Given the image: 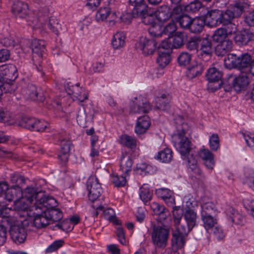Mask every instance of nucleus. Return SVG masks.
Instances as JSON below:
<instances>
[{
	"instance_id": "14",
	"label": "nucleus",
	"mask_w": 254,
	"mask_h": 254,
	"mask_svg": "<svg viewBox=\"0 0 254 254\" xmlns=\"http://www.w3.org/2000/svg\"><path fill=\"white\" fill-rule=\"evenodd\" d=\"M115 0H105L104 5L102 6L97 11L95 19L98 22L104 21L110 16L114 8Z\"/></svg>"
},
{
	"instance_id": "7",
	"label": "nucleus",
	"mask_w": 254,
	"mask_h": 254,
	"mask_svg": "<svg viewBox=\"0 0 254 254\" xmlns=\"http://www.w3.org/2000/svg\"><path fill=\"white\" fill-rule=\"evenodd\" d=\"M148 1L152 7L147 6L146 17H143V23L154 25L159 22V0H148Z\"/></svg>"
},
{
	"instance_id": "5",
	"label": "nucleus",
	"mask_w": 254,
	"mask_h": 254,
	"mask_svg": "<svg viewBox=\"0 0 254 254\" xmlns=\"http://www.w3.org/2000/svg\"><path fill=\"white\" fill-rule=\"evenodd\" d=\"M206 77L208 81L207 88L211 92H215L220 89L222 85V73L215 67L209 68Z\"/></svg>"
},
{
	"instance_id": "15",
	"label": "nucleus",
	"mask_w": 254,
	"mask_h": 254,
	"mask_svg": "<svg viewBox=\"0 0 254 254\" xmlns=\"http://www.w3.org/2000/svg\"><path fill=\"white\" fill-rule=\"evenodd\" d=\"M31 49L33 52V61L40 63L43 53L45 52V42L41 40L34 39L31 43Z\"/></svg>"
},
{
	"instance_id": "4",
	"label": "nucleus",
	"mask_w": 254,
	"mask_h": 254,
	"mask_svg": "<svg viewBox=\"0 0 254 254\" xmlns=\"http://www.w3.org/2000/svg\"><path fill=\"white\" fill-rule=\"evenodd\" d=\"M24 197L29 203L35 200L36 206H44L53 207L56 204V200L51 196H46L45 192L41 190H38L34 187H27L24 192Z\"/></svg>"
},
{
	"instance_id": "29",
	"label": "nucleus",
	"mask_w": 254,
	"mask_h": 254,
	"mask_svg": "<svg viewBox=\"0 0 254 254\" xmlns=\"http://www.w3.org/2000/svg\"><path fill=\"white\" fill-rule=\"evenodd\" d=\"M200 157L204 161L206 167L212 169L214 166V161L213 154L208 149H202L199 153Z\"/></svg>"
},
{
	"instance_id": "43",
	"label": "nucleus",
	"mask_w": 254,
	"mask_h": 254,
	"mask_svg": "<svg viewBox=\"0 0 254 254\" xmlns=\"http://www.w3.org/2000/svg\"><path fill=\"white\" fill-rule=\"evenodd\" d=\"M227 33H231V32L220 28L215 31L211 38L214 42H219L227 39Z\"/></svg>"
},
{
	"instance_id": "28",
	"label": "nucleus",
	"mask_w": 254,
	"mask_h": 254,
	"mask_svg": "<svg viewBox=\"0 0 254 254\" xmlns=\"http://www.w3.org/2000/svg\"><path fill=\"white\" fill-rule=\"evenodd\" d=\"M171 231V226L162 224L160 226V248L165 247L168 244Z\"/></svg>"
},
{
	"instance_id": "56",
	"label": "nucleus",
	"mask_w": 254,
	"mask_h": 254,
	"mask_svg": "<svg viewBox=\"0 0 254 254\" xmlns=\"http://www.w3.org/2000/svg\"><path fill=\"white\" fill-rule=\"evenodd\" d=\"M139 196L141 199L144 202H147L150 199L151 193L149 188L145 185H143L140 188Z\"/></svg>"
},
{
	"instance_id": "50",
	"label": "nucleus",
	"mask_w": 254,
	"mask_h": 254,
	"mask_svg": "<svg viewBox=\"0 0 254 254\" xmlns=\"http://www.w3.org/2000/svg\"><path fill=\"white\" fill-rule=\"evenodd\" d=\"M203 225L206 231L212 228L217 223V221L211 215L201 216Z\"/></svg>"
},
{
	"instance_id": "6",
	"label": "nucleus",
	"mask_w": 254,
	"mask_h": 254,
	"mask_svg": "<svg viewBox=\"0 0 254 254\" xmlns=\"http://www.w3.org/2000/svg\"><path fill=\"white\" fill-rule=\"evenodd\" d=\"M9 234L13 242L16 244L24 243L27 238V231L21 222H14L9 224Z\"/></svg>"
},
{
	"instance_id": "44",
	"label": "nucleus",
	"mask_w": 254,
	"mask_h": 254,
	"mask_svg": "<svg viewBox=\"0 0 254 254\" xmlns=\"http://www.w3.org/2000/svg\"><path fill=\"white\" fill-rule=\"evenodd\" d=\"M10 181L11 183L15 184L12 187L16 188L18 191L21 190L20 186L25 183L24 177L17 174H12L10 177Z\"/></svg>"
},
{
	"instance_id": "61",
	"label": "nucleus",
	"mask_w": 254,
	"mask_h": 254,
	"mask_svg": "<svg viewBox=\"0 0 254 254\" xmlns=\"http://www.w3.org/2000/svg\"><path fill=\"white\" fill-rule=\"evenodd\" d=\"M77 122L78 125L82 127L86 126V115L84 109H79L76 115Z\"/></svg>"
},
{
	"instance_id": "63",
	"label": "nucleus",
	"mask_w": 254,
	"mask_h": 254,
	"mask_svg": "<svg viewBox=\"0 0 254 254\" xmlns=\"http://www.w3.org/2000/svg\"><path fill=\"white\" fill-rule=\"evenodd\" d=\"M209 145L213 151H216L219 147V138L218 134L213 133L209 138Z\"/></svg>"
},
{
	"instance_id": "23",
	"label": "nucleus",
	"mask_w": 254,
	"mask_h": 254,
	"mask_svg": "<svg viewBox=\"0 0 254 254\" xmlns=\"http://www.w3.org/2000/svg\"><path fill=\"white\" fill-rule=\"evenodd\" d=\"M130 4L133 6L134 11L139 15L143 23V17H146L147 5L144 2V0H129Z\"/></svg>"
},
{
	"instance_id": "60",
	"label": "nucleus",
	"mask_w": 254,
	"mask_h": 254,
	"mask_svg": "<svg viewBox=\"0 0 254 254\" xmlns=\"http://www.w3.org/2000/svg\"><path fill=\"white\" fill-rule=\"evenodd\" d=\"M26 94L30 99L35 101L37 99V95H38L37 88L32 84L28 85L26 90Z\"/></svg>"
},
{
	"instance_id": "17",
	"label": "nucleus",
	"mask_w": 254,
	"mask_h": 254,
	"mask_svg": "<svg viewBox=\"0 0 254 254\" xmlns=\"http://www.w3.org/2000/svg\"><path fill=\"white\" fill-rule=\"evenodd\" d=\"M57 206V201H56V204L53 207L44 206L43 210L45 212L46 217H47L49 222H56V223L59 222L63 217V212L60 209L55 208Z\"/></svg>"
},
{
	"instance_id": "13",
	"label": "nucleus",
	"mask_w": 254,
	"mask_h": 254,
	"mask_svg": "<svg viewBox=\"0 0 254 254\" xmlns=\"http://www.w3.org/2000/svg\"><path fill=\"white\" fill-rule=\"evenodd\" d=\"M251 75H254L253 72H241L239 76L233 78L232 86L236 92L245 90L249 84V78Z\"/></svg>"
},
{
	"instance_id": "2",
	"label": "nucleus",
	"mask_w": 254,
	"mask_h": 254,
	"mask_svg": "<svg viewBox=\"0 0 254 254\" xmlns=\"http://www.w3.org/2000/svg\"><path fill=\"white\" fill-rule=\"evenodd\" d=\"M150 25L151 26L148 29V32L151 39H149L145 37H141L137 43L138 48L141 50L142 53L146 56L152 55L156 51L158 52L159 50V46H157L159 38L158 24Z\"/></svg>"
},
{
	"instance_id": "49",
	"label": "nucleus",
	"mask_w": 254,
	"mask_h": 254,
	"mask_svg": "<svg viewBox=\"0 0 254 254\" xmlns=\"http://www.w3.org/2000/svg\"><path fill=\"white\" fill-rule=\"evenodd\" d=\"M21 191V190L18 191L17 188L14 187L8 188L4 194L5 198L8 201H12L15 199L17 200L18 199V194H20Z\"/></svg>"
},
{
	"instance_id": "51",
	"label": "nucleus",
	"mask_w": 254,
	"mask_h": 254,
	"mask_svg": "<svg viewBox=\"0 0 254 254\" xmlns=\"http://www.w3.org/2000/svg\"><path fill=\"white\" fill-rule=\"evenodd\" d=\"M171 53L160 51V68H164L170 63Z\"/></svg>"
},
{
	"instance_id": "27",
	"label": "nucleus",
	"mask_w": 254,
	"mask_h": 254,
	"mask_svg": "<svg viewBox=\"0 0 254 254\" xmlns=\"http://www.w3.org/2000/svg\"><path fill=\"white\" fill-rule=\"evenodd\" d=\"M227 215L231 222L237 225H243L245 222L244 216L232 207H229L227 209Z\"/></svg>"
},
{
	"instance_id": "55",
	"label": "nucleus",
	"mask_w": 254,
	"mask_h": 254,
	"mask_svg": "<svg viewBox=\"0 0 254 254\" xmlns=\"http://www.w3.org/2000/svg\"><path fill=\"white\" fill-rule=\"evenodd\" d=\"M202 6V3L198 0L190 2L187 5L185 9L189 12L195 13L197 12Z\"/></svg>"
},
{
	"instance_id": "57",
	"label": "nucleus",
	"mask_w": 254,
	"mask_h": 254,
	"mask_svg": "<svg viewBox=\"0 0 254 254\" xmlns=\"http://www.w3.org/2000/svg\"><path fill=\"white\" fill-rule=\"evenodd\" d=\"M170 38H167L162 40L160 44V51H164V52L172 53L173 49V45Z\"/></svg>"
},
{
	"instance_id": "45",
	"label": "nucleus",
	"mask_w": 254,
	"mask_h": 254,
	"mask_svg": "<svg viewBox=\"0 0 254 254\" xmlns=\"http://www.w3.org/2000/svg\"><path fill=\"white\" fill-rule=\"evenodd\" d=\"M102 211H103L104 216L106 219L113 222L116 225L120 224V221L116 218L115 212L112 208H108L105 209L104 208Z\"/></svg>"
},
{
	"instance_id": "36",
	"label": "nucleus",
	"mask_w": 254,
	"mask_h": 254,
	"mask_svg": "<svg viewBox=\"0 0 254 254\" xmlns=\"http://www.w3.org/2000/svg\"><path fill=\"white\" fill-rule=\"evenodd\" d=\"M184 217L187 225L190 228H193L196 225L197 215L193 210H187L185 213Z\"/></svg>"
},
{
	"instance_id": "31",
	"label": "nucleus",
	"mask_w": 254,
	"mask_h": 254,
	"mask_svg": "<svg viewBox=\"0 0 254 254\" xmlns=\"http://www.w3.org/2000/svg\"><path fill=\"white\" fill-rule=\"evenodd\" d=\"M205 23V22L203 18H195L192 20L189 30L192 33H200L202 30Z\"/></svg>"
},
{
	"instance_id": "38",
	"label": "nucleus",
	"mask_w": 254,
	"mask_h": 254,
	"mask_svg": "<svg viewBox=\"0 0 254 254\" xmlns=\"http://www.w3.org/2000/svg\"><path fill=\"white\" fill-rule=\"evenodd\" d=\"M160 192V197L164 201L168 206L173 205L175 200L172 196L173 192L167 189H161Z\"/></svg>"
},
{
	"instance_id": "46",
	"label": "nucleus",
	"mask_w": 254,
	"mask_h": 254,
	"mask_svg": "<svg viewBox=\"0 0 254 254\" xmlns=\"http://www.w3.org/2000/svg\"><path fill=\"white\" fill-rule=\"evenodd\" d=\"M215 210V205L213 202L204 203L201 205V216L211 215Z\"/></svg>"
},
{
	"instance_id": "35",
	"label": "nucleus",
	"mask_w": 254,
	"mask_h": 254,
	"mask_svg": "<svg viewBox=\"0 0 254 254\" xmlns=\"http://www.w3.org/2000/svg\"><path fill=\"white\" fill-rule=\"evenodd\" d=\"M185 243V237L176 232L173 233L172 245L173 247L177 249H181L184 247Z\"/></svg>"
},
{
	"instance_id": "48",
	"label": "nucleus",
	"mask_w": 254,
	"mask_h": 254,
	"mask_svg": "<svg viewBox=\"0 0 254 254\" xmlns=\"http://www.w3.org/2000/svg\"><path fill=\"white\" fill-rule=\"evenodd\" d=\"M172 151L169 148H165L160 151V161L163 163H169L172 159Z\"/></svg>"
},
{
	"instance_id": "39",
	"label": "nucleus",
	"mask_w": 254,
	"mask_h": 254,
	"mask_svg": "<svg viewBox=\"0 0 254 254\" xmlns=\"http://www.w3.org/2000/svg\"><path fill=\"white\" fill-rule=\"evenodd\" d=\"M119 141L121 144L131 149L135 148L136 146V139L127 134L121 135L120 137Z\"/></svg>"
},
{
	"instance_id": "34",
	"label": "nucleus",
	"mask_w": 254,
	"mask_h": 254,
	"mask_svg": "<svg viewBox=\"0 0 254 254\" xmlns=\"http://www.w3.org/2000/svg\"><path fill=\"white\" fill-rule=\"evenodd\" d=\"M126 37L123 32H117L113 36L112 44L114 49L122 48L125 43Z\"/></svg>"
},
{
	"instance_id": "20",
	"label": "nucleus",
	"mask_w": 254,
	"mask_h": 254,
	"mask_svg": "<svg viewBox=\"0 0 254 254\" xmlns=\"http://www.w3.org/2000/svg\"><path fill=\"white\" fill-rule=\"evenodd\" d=\"M249 4L245 0H236L234 2L231 4L230 8L238 18L249 8Z\"/></svg>"
},
{
	"instance_id": "16",
	"label": "nucleus",
	"mask_w": 254,
	"mask_h": 254,
	"mask_svg": "<svg viewBox=\"0 0 254 254\" xmlns=\"http://www.w3.org/2000/svg\"><path fill=\"white\" fill-rule=\"evenodd\" d=\"M12 12L16 17L28 20L29 8L26 3L22 1L14 2L12 7Z\"/></svg>"
},
{
	"instance_id": "26",
	"label": "nucleus",
	"mask_w": 254,
	"mask_h": 254,
	"mask_svg": "<svg viewBox=\"0 0 254 254\" xmlns=\"http://www.w3.org/2000/svg\"><path fill=\"white\" fill-rule=\"evenodd\" d=\"M215 48V53L218 56H223L228 52L232 48L233 42L227 39L219 42Z\"/></svg>"
},
{
	"instance_id": "47",
	"label": "nucleus",
	"mask_w": 254,
	"mask_h": 254,
	"mask_svg": "<svg viewBox=\"0 0 254 254\" xmlns=\"http://www.w3.org/2000/svg\"><path fill=\"white\" fill-rule=\"evenodd\" d=\"M150 168L144 163H140L136 165L134 172L137 175L144 176L150 173Z\"/></svg>"
},
{
	"instance_id": "41",
	"label": "nucleus",
	"mask_w": 254,
	"mask_h": 254,
	"mask_svg": "<svg viewBox=\"0 0 254 254\" xmlns=\"http://www.w3.org/2000/svg\"><path fill=\"white\" fill-rule=\"evenodd\" d=\"M36 119L28 116L22 117L19 123V126L31 130H33Z\"/></svg>"
},
{
	"instance_id": "53",
	"label": "nucleus",
	"mask_w": 254,
	"mask_h": 254,
	"mask_svg": "<svg viewBox=\"0 0 254 254\" xmlns=\"http://www.w3.org/2000/svg\"><path fill=\"white\" fill-rule=\"evenodd\" d=\"M177 30V26L173 22H170L165 26L160 36H162L163 35L167 36V38H171V36L174 32Z\"/></svg>"
},
{
	"instance_id": "30",
	"label": "nucleus",
	"mask_w": 254,
	"mask_h": 254,
	"mask_svg": "<svg viewBox=\"0 0 254 254\" xmlns=\"http://www.w3.org/2000/svg\"><path fill=\"white\" fill-rule=\"evenodd\" d=\"M203 70V66L200 64H195L188 68L186 72L187 76L192 79L199 76Z\"/></svg>"
},
{
	"instance_id": "37",
	"label": "nucleus",
	"mask_w": 254,
	"mask_h": 254,
	"mask_svg": "<svg viewBox=\"0 0 254 254\" xmlns=\"http://www.w3.org/2000/svg\"><path fill=\"white\" fill-rule=\"evenodd\" d=\"M220 16L221 24L224 25L232 23V21L237 18L230 8L224 11H221Z\"/></svg>"
},
{
	"instance_id": "33",
	"label": "nucleus",
	"mask_w": 254,
	"mask_h": 254,
	"mask_svg": "<svg viewBox=\"0 0 254 254\" xmlns=\"http://www.w3.org/2000/svg\"><path fill=\"white\" fill-rule=\"evenodd\" d=\"M187 38V35L185 32H177L173 37V41H172L173 48L177 49L181 47L184 45Z\"/></svg>"
},
{
	"instance_id": "9",
	"label": "nucleus",
	"mask_w": 254,
	"mask_h": 254,
	"mask_svg": "<svg viewBox=\"0 0 254 254\" xmlns=\"http://www.w3.org/2000/svg\"><path fill=\"white\" fill-rule=\"evenodd\" d=\"M71 84L70 82H67L64 85L65 89L69 95H72L74 98L81 103L88 99L87 92L84 88L80 87L79 83H77L75 85H71Z\"/></svg>"
},
{
	"instance_id": "18",
	"label": "nucleus",
	"mask_w": 254,
	"mask_h": 254,
	"mask_svg": "<svg viewBox=\"0 0 254 254\" xmlns=\"http://www.w3.org/2000/svg\"><path fill=\"white\" fill-rule=\"evenodd\" d=\"M220 13L221 11L217 9L208 11L205 15L204 21L211 27H216L221 24Z\"/></svg>"
},
{
	"instance_id": "8",
	"label": "nucleus",
	"mask_w": 254,
	"mask_h": 254,
	"mask_svg": "<svg viewBox=\"0 0 254 254\" xmlns=\"http://www.w3.org/2000/svg\"><path fill=\"white\" fill-rule=\"evenodd\" d=\"M87 190L88 191V198L91 202L95 201L100 195L102 189L101 184L95 176L89 178L86 183Z\"/></svg>"
},
{
	"instance_id": "10",
	"label": "nucleus",
	"mask_w": 254,
	"mask_h": 254,
	"mask_svg": "<svg viewBox=\"0 0 254 254\" xmlns=\"http://www.w3.org/2000/svg\"><path fill=\"white\" fill-rule=\"evenodd\" d=\"M151 109L149 103L141 96L135 98L130 107V114L146 113Z\"/></svg>"
},
{
	"instance_id": "22",
	"label": "nucleus",
	"mask_w": 254,
	"mask_h": 254,
	"mask_svg": "<svg viewBox=\"0 0 254 254\" xmlns=\"http://www.w3.org/2000/svg\"><path fill=\"white\" fill-rule=\"evenodd\" d=\"M253 34L248 29H243L238 32L234 38L235 42L239 45H246L250 42Z\"/></svg>"
},
{
	"instance_id": "19",
	"label": "nucleus",
	"mask_w": 254,
	"mask_h": 254,
	"mask_svg": "<svg viewBox=\"0 0 254 254\" xmlns=\"http://www.w3.org/2000/svg\"><path fill=\"white\" fill-rule=\"evenodd\" d=\"M199 45L201 56H206L210 58L214 51L211 38L208 36L204 38L200 37Z\"/></svg>"
},
{
	"instance_id": "59",
	"label": "nucleus",
	"mask_w": 254,
	"mask_h": 254,
	"mask_svg": "<svg viewBox=\"0 0 254 254\" xmlns=\"http://www.w3.org/2000/svg\"><path fill=\"white\" fill-rule=\"evenodd\" d=\"M191 55L187 52L182 53L178 58V61L180 65L186 66L191 61Z\"/></svg>"
},
{
	"instance_id": "25",
	"label": "nucleus",
	"mask_w": 254,
	"mask_h": 254,
	"mask_svg": "<svg viewBox=\"0 0 254 254\" xmlns=\"http://www.w3.org/2000/svg\"><path fill=\"white\" fill-rule=\"evenodd\" d=\"M133 162L129 155L127 152H123L120 159V170L127 175L131 171Z\"/></svg>"
},
{
	"instance_id": "24",
	"label": "nucleus",
	"mask_w": 254,
	"mask_h": 254,
	"mask_svg": "<svg viewBox=\"0 0 254 254\" xmlns=\"http://www.w3.org/2000/svg\"><path fill=\"white\" fill-rule=\"evenodd\" d=\"M182 159L189 169L191 171L193 172L194 174L197 175H200L201 171L199 169L198 164L197 161L195 156L193 155H185L182 157Z\"/></svg>"
},
{
	"instance_id": "62",
	"label": "nucleus",
	"mask_w": 254,
	"mask_h": 254,
	"mask_svg": "<svg viewBox=\"0 0 254 254\" xmlns=\"http://www.w3.org/2000/svg\"><path fill=\"white\" fill-rule=\"evenodd\" d=\"M54 228H57L63 231H68L71 230V224L68 219H65L56 223Z\"/></svg>"
},
{
	"instance_id": "64",
	"label": "nucleus",
	"mask_w": 254,
	"mask_h": 254,
	"mask_svg": "<svg viewBox=\"0 0 254 254\" xmlns=\"http://www.w3.org/2000/svg\"><path fill=\"white\" fill-rule=\"evenodd\" d=\"M28 204L24 198L15 201L14 209L18 211H25L28 208Z\"/></svg>"
},
{
	"instance_id": "11",
	"label": "nucleus",
	"mask_w": 254,
	"mask_h": 254,
	"mask_svg": "<svg viewBox=\"0 0 254 254\" xmlns=\"http://www.w3.org/2000/svg\"><path fill=\"white\" fill-rule=\"evenodd\" d=\"M0 75L5 85L11 84L18 76L17 68L13 64L2 65L0 67Z\"/></svg>"
},
{
	"instance_id": "40",
	"label": "nucleus",
	"mask_w": 254,
	"mask_h": 254,
	"mask_svg": "<svg viewBox=\"0 0 254 254\" xmlns=\"http://www.w3.org/2000/svg\"><path fill=\"white\" fill-rule=\"evenodd\" d=\"M152 231L150 233L151 236V241L155 246L154 252L152 254H157V248L158 247L159 243V226L155 224H152Z\"/></svg>"
},
{
	"instance_id": "42",
	"label": "nucleus",
	"mask_w": 254,
	"mask_h": 254,
	"mask_svg": "<svg viewBox=\"0 0 254 254\" xmlns=\"http://www.w3.org/2000/svg\"><path fill=\"white\" fill-rule=\"evenodd\" d=\"M200 41V37L199 36L191 37L186 44L187 49L190 51H197Z\"/></svg>"
},
{
	"instance_id": "58",
	"label": "nucleus",
	"mask_w": 254,
	"mask_h": 254,
	"mask_svg": "<svg viewBox=\"0 0 254 254\" xmlns=\"http://www.w3.org/2000/svg\"><path fill=\"white\" fill-rule=\"evenodd\" d=\"M171 18L170 10L168 6L160 7V22L164 21Z\"/></svg>"
},
{
	"instance_id": "54",
	"label": "nucleus",
	"mask_w": 254,
	"mask_h": 254,
	"mask_svg": "<svg viewBox=\"0 0 254 254\" xmlns=\"http://www.w3.org/2000/svg\"><path fill=\"white\" fill-rule=\"evenodd\" d=\"M192 19L187 14H184L182 17H180L176 21L179 23L180 27L183 29H189Z\"/></svg>"
},
{
	"instance_id": "52",
	"label": "nucleus",
	"mask_w": 254,
	"mask_h": 254,
	"mask_svg": "<svg viewBox=\"0 0 254 254\" xmlns=\"http://www.w3.org/2000/svg\"><path fill=\"white\" fill-rule=\"evenodd\" d=\"M49 28L56 35H58L62 30L61 24L58 20L54 17H51L48 23Z\"/></svg>"
},
{
	"instance_id": "3",
	"label": "nucleus",
	"mask_w": 254,
	"mask_h": 254,
	"mask_svg": "<svg viewBox=\"0 0 254 254\" xmlns=\"http://www.w3.org/2000/svg\"><path fill=\"white\" fill-rule=\"evenodd\" d=\"M251 56L245 53L240 55L234 54L228 55L225 60V64L230 68H237L241 72H253L251 70Z\"/></svg>"
},
{
	"instance_id": "21",
	"label": "nucleus",
	"mask_w": 254,
	"mask_h": 254,
	"mask_svg": "<svg viewBox=\"0 0 254 254\" xmlns=\"http://www.w3.org/2000/svg\"><path fill=\"white\" fill-rule=\"evenodd\" d=\"M150 126V120L148 116H143L138 118L135 126L134 131L137 134L145 133Z\"/></svg>"
},
{
	"instance_id": "32",
	"label": "nucleus",
	"mask_w": 254,
	"mask_h": 254,
	"mask_svg": "<svg viewBox=\"0 0 254 254\" xmlns=\"http://www.w3.org/2000/svg\"><path fill=\"white\" fill-rule=\"evenodd\" d=\"M172 96L170 93H162L160 96V110L168 111L170 108V103Z\"/></svg>"
},
{
	"instance_id": "12",
	"label": "nucleus",
	"mask_w": 254,
	"mask_h": 254,
	"mask_svg": "<svg viewBox=\"0 0 254 254\" xmlns=\"http://www.w3.org/2000/svg\"><path fill=\"white\" fill-rule=\"evenodd\" d=\"M32 209L37 211L33 213L34 217L33 225L34 227L38 229H41L50 224L47 217H46L43 207L42 205L33 206Z\"/></svg>"
},
{
	"instance_id": "1",
	"label": "nucleus",
	"mask_w": 254,
	"mask_h": 254,
	"mask_svg": "<svg viewBox=\"0 0 254 254\" xmlns=\"http://www.w3.org/2000/svg\"><path fill=\"white\" fill-rule=\"evenodd\" d=\"M180 125L177 126V132L172 135V142L176 150L180 152L182 157L188 155L191 150V141L186 136L188 130L187 124L183 122V119L180 117L176 120V123Z\"/></svg>"
}]
</instances>
